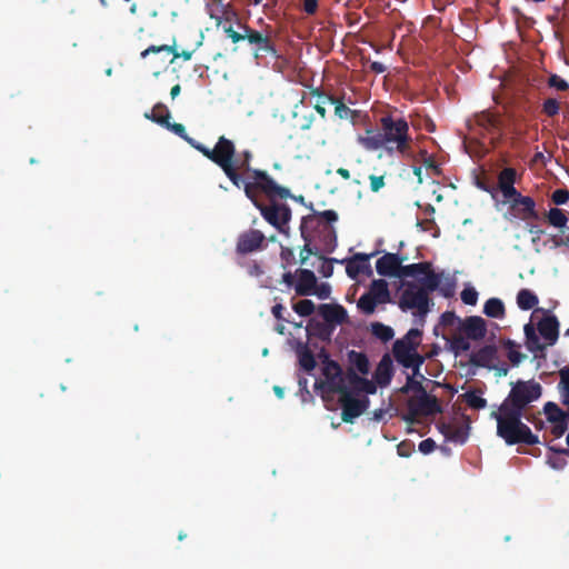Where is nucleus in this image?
Here are the masks:
<instances>
[{"mask_svg":"<svg viewBox=\"0 0 569 569\" xmlns=\"http://www.w3.org/2000/svg\"><path fill=\"white\" fill-rule=\"evenodd\" d=\"M371 333L382 342L390 341L395 336L393 329L381 322L371 323Z\"/></svg>","mask_w":569,"mask_h":569,"instance_id":"obj_39","label":"nucleus"},{"mask_svg":"<svg viewBox=\"0 0 569 569\" xmlns=\"http://www.w3.org/2000/svg\"><path fill=\"white\" fill-rule=\"evenodd\" d=\"M435 449H436V442H435V440H433V439H431V438L425 439V440H422V441L419 443V450H420L423 455H429V453H431Z\"/></svg>","mask_w":569,"mask_h":569,"instance_id":"obj_63","label":"nucleus"},{"mask_svg":"<svg viewBox=\"0 0 569 569\" xmlns=\"http://www.w3.org/2000/svg\"><path fill=\"white\" fill-rule=\"evenodd\" d=\"M292 309L300 317H309L315 312L316 306L311 300L302 299V300H299L298 302H295L292 305Z\"/></svg>","mask_w":569,"mask_h":569,"instance_id":"obj_45","label":"nucleus"},{"mask_svg":"<svg viewBox=\"0 0 569 569\" xmlns=\"http://www.w3.org/2000/svg\"><path fill=\"white\" fill-rule=\"evenodd\" d=\"M416 349V347L405 343L403 340L397 339L392 346V355L399 365H410L409 358Z\"/></svg>","mask_w":569,"mask_h":569,"instance_id":"obj_26","label":"nucleus"},{"mask_svg":"<svg viewBox=\"0 0 569 569\" xmlns=\"http://www.w3.org/2000/svg\"><path fill=\"white\" fill-rule=\"evenodd\" d=\"M233 16L238 18L237 13H233ZM237 24L240 31L234 30L232 26H223V32L234 44L247 41L246 31L250 28V26L242 23L239 19H237Z\"/></svg>","mask_w":569,"mask_h":569,"instance_id":"obj_35","label":"nucleus"},{"mask_svg":"<svg viewBox=\"0 0 569 569\" xmlns=\"http://www.w3.org/2000/svg\"><path fill=\"white\" fill-rule=\"evenodd\" d=\"M475 123L489 134L501 137L503 133V121L501 114L490 110H483L473 116Z\"/></svg>","mask_w":569,"mask_h":569,"instance_id":"obj_13","label":"nucleus"},{"mask_svg":"<svg viewBox=\"0 0 569 569\" xmlns=\"http://www.w3.org/2000/svg\"><path fill=\"white\" fill-rule=\"evenodd\" d=\"M413 448H415L413 442L402 441L398 445L397 451L400 457L408 458L411 455Z\"/></svg>","mask_w":569,"mask_h":569,"instance_id":"obj_60","label":"nucleus"},{"mask_svg":"<svg viewBox=\"0 0 569 569\" xmlns=\"http://www.w3.org/2000/svg\"><path fill=\"white\" fill-rule=\"evenodd\" d=\"M305 241L303 247L300 250V263L306 264L310 256L319 257L320 249L312 244V238L301 237Z\"/></svg>","mask_w":569,"mask_h":569,"instance_id":"obj_41","label":"nucleus"},{"mask_svg":"<svg viewBox=\"0 0 569 569\" xmlns=\"http://www.w3.org/2000/svg\"><path fill=\"white\" fill-rule=\"evenodd\" d=\"M460 296L462 302L469 306H475L478 301V292L472 287L465 288Z\"/></svg>","mask_w":569,"mask_h":569,"instance_id":"obj_54","label":"nucleus"},{"mask_svg":"<svg viewBox=\"0 0 569 569\" xmlns=\"http://www.w3.org/2000/svg\"><path fill=\"white\" fill-rule=\"evenodd\" d=\"M527 348L531 352L542 351L545 346L541 345L539 337L536 335L526 341Z\"/></svg>","mask_w":569,"mask_h":569,"instance_id":"obj_62","label":"nucleus"},{"mask_svg":"<svg viewBox=\"0 0 569 569\" xmlns=\"http://www.w3.org/2000/svg\"><path fill=\"white\" fill-rule=\"evenodd\" d=\"M551 201L556 206L566 204L569 201V190L565 188L556 189L551 194Z\"/></svg>","mask_w":569,"mask_h":569,"instance_id":"obj_55","label":"nucleus"},{"mask_svg":"<svg viewBox=\"0 0 569 569\" xmlns=\"http://www.w3.org/2000/svg\"><path fill=\"white\" fill-rule=\"evenodd\" d=\"M542 311L548 313L543 309H536V312ZM537 329L540 336L548 341L550 346L555 345L559 337V321L553 315H546L537 323Z\"/></svg>","mask_w":569,"mask_h":569,"instance_id":"obj_15","label":"nucleus"},{"mask_svg":"<svg viewBox=\"0 0 569 569\" xmlns=\"http://www.w3.org/2000/svg\"><path fill=\"white\" fill-rule=\"evenodd\" d=\"M160 52H164L166 57H168L171 53H173V59L171 60V62L176 58H178V57H182L184 60H190L191 57H192V51H182L181 53H178V52H176L173 47L167 46V44H163V46H150L149 48H147L146 50H143L141 52V57L146 58L150 53H160Z\"/></svg>","mask_w":569,"mask_h":569,"instance_id":"obj_29","label":"nucleus"},{"mask_svg":"<svg viewBox=\"0 0 569 569\" xmlns=\"http://www.w3.org/2000/svg\"><path fill=\"white\" fill-rule=\"evenodd\" d=\"M369 180H370V190H371L372 192H378V191H380V190L385 187V184H386V182H385V176H383V174H382V176H375V174H371V176L369 177Z\"/></svg>","mask_w":569,"mask_h":569,"instance_id":"obj_59","label":"nucleus"},{"mask_svg":"<svg viewBox=\"0 0 569 569\" xmlns=\"http://www.w3.org/2000/svg\"><path fill=\"white\" fill-rule=\"evenodd\" d=\"M331 104L335 106V113L340 119H348L353 113V111L338 98H336V102H331Z\"/></svg>","mask_w":569,"mask_h":569,"instance_id":"obj_53","label":"nucleus"},{"mask_svg":"<svg viewBox=\"0 0 569 569\" xmlns=\"http://www.w3.org/2000/svg\"><path fill=\"white\" fill-rule=\"evenodd\" d=\"M375 253H361L358 252L350 258L341 259L339 263L346 264V272L348 277L352 280L357 279L360 273H365L367 276L372 274L371 266L369 264V259L373 257Z\"/></svg>","mask_w":569,"mask_h":569,"instance_id":"obj_12","label":"nucleus"},{"mask_svg":"<svg viewBox=\"0 0 569 569\" xmlns=\"http://www.w3.org/2000/svg\"><path fill=\"white\" fill-rule=\"evenodd\" d=\"M319 357L322 359V375L325 376L326 380L333 376H339L341 373L342 369L340 365L337 361L330 359L326 350L322 349Z\"/></svg>","mask_w":569,"mask_h":569,"instance_id":"obj_34","label":"nucleus"},{"mask_svg":"<svg viewBox=\"0 0 569 569\" xmlns=\"http://www.w3.org/2000/svg\"><path fill=\"white\" fill-rule=\"evenodd\" d=\"M406 257L398 253H385L376 262V270L378 274L386 277H399L402 262Z\"/></svg>","mask_w":569,"mask_h":569,"instance_id":"obj_14","label":"nucleus"},{"mask_svg":"<svg viewBox=\"0 0 569 569\" xmlns=\"http://www.w3.org/2000/svg\"><path fill=\"white\" fill-rule=\"evenodd\" d=\"M421 337H422V331L420 329L412 328L399 340H403L405 343H408L410 346L418 348L419 345L421 343Z\"/></svg>","mask_w":569,"mask_h":569,"instance_id":"obj_50","label":"nucleus"},{"mask_svg":"<svg viewBox=\"0 0 569 569\" xmlns=\"http://www.w3.org/2000/svg\"><path fill=\"white\" fill-rule=\"evenodd\" d=\"M421 276L423 277L419 279L418 288L423 289L429 296L430 292L439 289L443 272H435L431 266L430 271L423 272Z\"/></svg>","mask_w":569,"mask_h":569,"instance_id":"obj_24","label":"nucleus"},{"mask_svg":"<svg viewBox=\"0 0 569 569\" xmlns=\"http://www.w3.org/2000/svg\"><path fill=\"white\" fill-rule=\"evenodd\" d=\"M431 263L428 261L425 262H418V263H411V264H401L400 278L406 277H418L421 276L423 272L430 271Z\"/></svg>","mask_w":569,"mask_h":569,"instance_id":"obj_36","label":"nucleus"},{"mask_svg":"<svg viewBox=\"0 0 569 569\" xmlns=\"http://www.w3.org/2000/svg\"><path fill=\"white\" fill-rule=\"evenodd\" d=\"M296 277L295 291L297 296H312V291H315V287H317V277L315 272L310 269L300 268L296 270Z\"/></svg>","mask_w":569,"mask_h":569,"instance_id":"obj_16","label":"nucleus"},{"mask_svg":"<svg viewBox=\"0 0 569 569\" xmlns=\"http://www.w3.org/2000/svg\"><path fill=\"white\" fill-rule=\"evenodd\" d=\"M252 159L251 150L247 149L238 153L233 168L240 181L238 184H232L243 189L246 197L268 223L286 233L291 220V209L286 203L277 202L276 199L289 198L290 190L278 184L267 171L252 168Z\"/></svg>","mask_w":569,"mask_h":569,"instance_id":"obj_1","label":"nucleus"},{"mask_svg":"<svg viewBox=\"0 0 569 569\" xmlns=\"http://www.w3.org/2000/svg\"><path fill=\"white\" fill-rule=\"evenodd\" d=\"M545 219L550 226L557 229H562L567 227L568 223V217L566 212L559 208H551L549 211H547L545 213Z\"/></svg>","mask_w":569,"mask_h":569,"instance_id":"obj_33","label":"nucleus"},{"mask_svg":"<svg viewBox=\"0 0 569 569\" xmlns=\"http://www.w3.org/2000/svg\"><path fill=\"white\" fill-rule=\"evenodd\" d=\"M548 86L558 91H567L569 89V83L558 74H551L549 77Z\"/></svg>","mask_w":569,"mask_h":569,"instance_id":"obj_56","label":"nucleus"},{"mask_svg":"<svg viewBox=\"0 0 569 569\" xmlns=\"http://www.w3.org/2000/svg\"><path fill=\"white\" fill-rule=\"evenodd\" d=\"M468 430H469V425H466L465 427H453L452 426V429L450 431L448 439L451 441H455V442L463 443V442H466V440L468 438Z\"/></svg>","mask_w":569,"mask_h":569,"instance_id":"obj_51","label":"nucleus"},{"mask_svg":"<svg viewBox=\"0 0 569 569\" xmlns=\"http://www.w3.org/2000/svg\"><path fill=\"white\" fill-rule=\"evenodd\" d=\"M442 411L438 399L430 396L427 391L420 393L417 400L410 399L408 402V415L406 421L413 422L418 416H431Z\"/></svg>","mask_w":569,"mask_h":569,"instance_id":"obj_8","label":"nucleus"},{"mask_svg":"<svg viewBox=\"0 0 569 569\" xmlns=\"http://www.w3.org/2000/svg\"><path fill=\"white\" fill-rule=\"evenodd\" d=\"M144 117L172 131L174 134L188 142L197 151L201 152L206 158L221 168L231 183H239L240 180L233 168L239 152L236 151L233 141L226 138L224 136H221L219 137L213 149H209L204 144L189 137L183 124L177 122L171 123L169 121L171 117L170 111L162 103H157L152 111L150 113L147 112Z\"/></svg>","mask_w":569,"mask_h":569,"instance_id":"obj_2","label":"nucleus"},{"mask_svg":"<svg viewBox=\"0 0 569 569\" xmlns=\"http://www.w3.org/2000/svg\"><path fill=\"white\" fill-rule=\"evenodd\" d=\"M461 329L471 340H481L487 333L486 321L479 316H470L465 319Z\"/></svg>","mask_w":569,"mask_h":569,"instance_id":"obj_20","label":"nucleus"},{"mask_svg":"<svg viewBox=\"0 0 569 569\" xmlns=\"http://www.w3.org/2000/svg\"><path fill=\"white\" fill-rule=\"evenodd\" d=\"M517 180V171L515 168L507 167L498 174V188L505 199L510 200L515 196H519V191L515 188Z\"/></svg>","mask_w":569,"mask_h":569,"instance_id":"obj_17","label":"nucleus"},{"mask_svg":"<svg viewBox=\"0 0 569 569\" xmlns=\"http://www.w3.org/2000/svg\"><path fill=\"white\" fill-rule=\"evenodd\" d=\"M432 305L427 292L423 289H419L418 284L413 282L407 283L399 299V308L402 311L416 310L413 315L420 318L421 323L425 322V318Z\"/></svg>","mask_w":569,"mask_h":569,"instance_id":"obj_6","label":"nucleus"},{"mask_svg":"<svg viewBox=\"0 0 569 569\" xmlns=\"http://www.w3.org/2000/svg\"><path fill=\"white\" fill-rule=\"evenodd\" d=\"M393 377V365L391 357L386 353L379 361L376 372L375 380L380 387H386L391 382Z\"/></svg>","mask_w":569,"mask_h":569,"instance_id":"obj_22","label":"nucleus"},{"mask_svg":"<svg viewBox=\"0 0 569 569\" xmlns=\"http://www.w3.org/2000/svg\"><path fill=\"white\" fill-rule=\"evenodd\" d=\"M325 247L320 249L321 253H331L337 246V236L332 227L322 226Z\"/></svg>","mask_w":569,"mask_h":569,"instance_id":"obj_40","label":"nucleus"},{"mask_svg":"<svg viewBox=\"0 0 569 569\" xmlns=\"http://www.w3.org/2000/svg\"><path fill=\"white\" fill-rule=\"evenodd\" d=\"M321 224L322 223L316 212L303 217L300 223L301 237L312 238L311 232L319 229Z\"/></svg>","mask_w":569,"mask_h":569,"instance_id":"obj_38","label":"nucleus"},{"mask_svg":"<svg viewBox=\"0 0 569 569\" xmlns=\"http://www.w3.org/2000/svg\"><path fill=\"white\" fill-rule=\"evenodd\" d=\"M266 247V236L257 229L241 232L237 238L236 252L246 256L262 250Z\"/></svg>","mask_w":569,"mask_h":569,"instance_id":"obj_9","label":"nucleus"},{"mask_svg":"<svg viewBox=\"0 0 569 569\" xmlns=\"http://www.w3.org/2000/svg\"><path fill=\"white\" fill-rule=\"evenodd\" d=\"M415 377L416 376H413V375L407 377L408 387H410L411 391L422 393L426 390H425L421 381L416 380Z\"/></svg>","mask_w":569,"mask_h":569,"instance_id":"obj_64","label":"nucleus"},{"mask_svg":"<svg viewBox=\"0 0 569 569\" xmlns=\"http://www.w3.org/2000/svg\"><path fill=\"white\" fill-rule=\"evenodd\" d=\"M459 321V318L453 311H446L440 316V325L443 327H452Z\"/></svg>","mask_w":569,"mask_h":569,"instance_id":"obj_58","label":"nucleus"},{"mask_svg":"<svg viewBox=\"0 0 569 569\" xmlns=\"http://www.w3.org/2000/svg\"><path fill=\"white\" fill-rule=\"evenodd\" d=\"M491 417L497 421V435L507 445L523 443L533 446L539 443L538 437L521 421L522 415L498 409V411L491 412Z\"/></svg>","mask_w":569,"mask_h":569,"instance_id":"obj_4","label":"nucleus"},{"mask_svg":"<svg viewBox=\"0 0 569 569\" xmlns=\"http://www.w3.org/2000/svg\"><path fill=\"white\" fill-rule=\"evenodd\" d=\"M315 291H312V296H317L319 299H328L331 293V286L328 282H317V287H315Z\"/></svg>","mask_w":569,"mask_h":569,"instance_id":"obj_57","label":"nucleus"},{"mask_svg":"<svg viewBox=\"0 0 569 569\" xmlns=\"http://www.w3.org/2000/svg\"><path fill=\"white\" fill-rule=\"evenodd\" d=\"M466 403L476 410L485 409L487 407V400L481 396L477 395L476 391H467L461 395Z\"/></svg>","mask_w":569,"mask_h":569,"instance_id":"obj_43","label":"nucleus"},{"mask_svg":"<svg viewBox=\"0 0 569 569\" xmlns=\"http://www.w3.org/2000/svg\"><path fill=\"white\" fill-rule=\"evenodd\" d=\"M348 360L350 362L349 368H352L355 372H359L361 375L369 373L370 365L366 353L351 350L348 352Z\"/></svg>","mask_w":569,"mask_h":569,"instance_id":"obj_27","label":"nucleus"},{"mask_svg":"<svg viewBox=\"0 0 569 569\" xmlns=\"http://www.w3.org/2000/svg\"><path fill=\"white\" fill-rule=\"evenodd\" d=\"M560 111V103L555 98H548L542 103V112L548 117H555Z\"/></svg>","mask_w":569,"mask_h":569,"instance_id":"obj_52","label":"nucleus"},{"mask_svg":"<svg viewBox=\"0 0 569 569\" xmlns=\"http://www.w3.org/2000/svg\"><path fill=\"white\" fill-rule=\"evenodd\" d=\"M543 413L548 421H553V419L567 417V415H569V409L563 410L556 402L548 401L543 406Z\"/></svg>","mask_w":569,"mask_h":569,"instance_id":"obj_42","label":"nucleus"},{"mask_svg":"<svg viewBox=\"0 0 569 569\" xmlns=\"http://www.w3.org/2000/svg\"><path fill=\"white\" fill-rule=\"evenodd\" d=\"M273 30L267 27L263 31L249 28L246 31L247 42L252 47V54L256 60L266 57L279 58V52L273 40Z\"/></svg>","mask_w":569,"mask_h":569,"instance_id":"obj_7","label":"nucleus"},{"mask_svg":"<svg viewBox=\"0 0 569 569\" xmlns=\"http://www.w3.org/2000/svg\"><path fill=\"white\" fill-rule=\"evenodd\" d=\"M378 305L379 303L375 300V298L369 292H366L359 298L357 307L365 315H372Z\"/></svg>","mask_w":569,"mask_h":569,"instance_id":"obj_44","label":"nucleus"},{"mask_svg":"<svg viewBox=\"0 0 569 569\" xmlns=\"http://www.w3.org/2000/svg\"><path fill=\"white\" fill-rule=\"evenodd\" d=\"M542 395V387L539 382L531 380H518L511 383V390L502 401L499 409L520 413L523 416L526 407L538 400Z\"/></svg>","mask_w":569,"mask_h":569,"instance_id":"obj_5","label":"nucleus"},{"mask_svg":"<svg viewBox=\"0 0 569 569\" xmlns=\"http://www.w3.org/2000/svg\"><path fill=\"white\" fill-rule=\"evenodd\" d=\"M297 356L299 359V365L303 370L310 372L316 368L317 362L315 356L308 346L299 343L297 348Z\"/></svg>","mask_w":569,"mask_h":569,"instance_id":"obj_30","label":"nucleus"},{"mask_svg":"<svg viewBox=\"0 0 569 569\" xmlns=\"http://www.w3.org/2000/svg\"><path fill=\"white\" fill-rule=\"evenodd\" d=\"M469 338L462 337V336H455L450 340V350L456 355H460L462 352H466L470 349L471 345L468 340Z\"/></svg>","mask_w":569,"mask_h":569,"instance_id":"obj_46","label":"nucleus"},{"mask_svg":"<svg viewBox=\"0 0 569 569\" xmlns=\"http://www.w3.org/2000/svg\"><path fill=\"white\" fill-rule=\"evenodd\" d=\"M359 142L367 150L375 151L386 148L388 152L397 151L406 154L411 142L409 124L403 118L383 116L380 119L379 131L367 130L366 134L359 138Z\"/></svg>","mask_w":569,"mask_h":569,"instance_id":"obj_3","label":"nucleus"},{"mask_svg":"<svg viewBox=\"0 0 569 569\" xmlns=\"http://www.w3.org/2000/svg\"><path fill=\"white\" fill-rule=\"evenodd\" d=\"M348 383L358 392L373 395L377 391L376 383L367 378L360 377L352 368L347 370Z\"/></svg>","mask_w":569,"mask_h":569,"instance_id":"obj_23","label":"nucleus"},{"mask_svg":"<svg viewBox=\"0 0 569 569\" xmlns=\"http://www.w3.org/2000/svg\"><path fill=\"white\" fill-rule=\"evenodd\" d=\"M310 94L317 98V101L313 104L315 110L320 114V117L322 119H325L326 114H327V110H326L325 106L327 103L331 104V102H336V97H333L332 94L326 93L320 88H311Z\"/></svg>","mask_w":569,"mask_h":569,"instance_id":"obj_28","label":"nucleus"},{"mask_svg":"<svg viewBox=\"0 0 569 569\" xmlns=\"http://www.w3.org/2000/svg\"><path fill=\"white\" fill-rule=\"evenodd\" d=\"M319 217L320 221H326L327 223H333L338 220V213L335 210H325L321 212H316Z\"/></svg>","mask_w":569,"mask_h":569,"instance_id":"obj_61","label":"nucleus"},{"mask_svg":"<svg viewBox=\"0 0 569 569\" xmlns=\"http://www.w3.org/2000/svg\"><path fill=\"white\" fill-rule=\"evenodd\" d=\"M347 373H341L339 376H333L325 381H316L315 388L321 389L328 393H339L340 396L348 391L350 388L347 385Z\"/></svg>","mask_w":569,"mask_h":569,"instance_id":"obj_21","label":"nucleus"},{"mask_svg":"<svg viewBox=\"0 0 569 569\" xmlns=\"http://www.w3.org/2000/svg\"><path fill=\"white\" fill-rule=\"evenodd\" d=\"M510 200V209L513 211L515 217L523 221L540 219V214L536 210V202L531 197L522 196L519 192V196H515Z\"/></svg>","mask_w":569,"mask_h":569,"instance_id":"obj_11","label":"nucleus"},{"mask_svg":"<svg viewBox=\"0 0 569 569\" xmlns=\"http://www.w3.org/2000/svg\"><path fill=\"white\" fill-rule=\"evenodd\" d=\"M483 313L490 318L501 319L506 315L505 305L498 298H490L483 306Z\"/></svg>","mask_w":569,"mask_h":569,"instance_id":"obj_32","label":"nucleus"},{"mask_svg":"<svg viewBox=\"0 0 569 569\" xmlns=\"http://www.w3.org/2000/svg\"><path fill=\"white\" fill-rule=\"evenodd\" d=\"M549 422L552 425L551 426V433L556 438H560L568 430V427H569V415H567V417H560V418L553 419V421H549Z\"/></svg>","mask_w":569,"mask_h":569,"instance_id":"obj_47","label":"nucleus"},{"mask_svg":"<svg viewBox=\"0 0 569 569\" xmlns=\"http://www.w3.org/2000/svg\"><path fill=\"white\" fill-rule=\"evenodd\" d=\"M498 349L493 345H487L469 356V362L480 368H493V362L497 360Z\"/></svg>","mask_w":569,"mask_h":569,"instance_id":"obj_18","label":"nucleus"},{"mask_svg":"<svg viewBox=\"0 0 569 569\" xmlns=\"http://www.w3.org/2000/svg\"><path fill=\"white\" fill-rule=\"evenodd\" d=\"M539 302L538 297L529 289H521L517 295V305L521 310H530Z\"/></svg>","mask_w":569,"mask_h":569,"instance_id":"obj_37","label":"nucleus"},{"mask_svg":"<svg viewBox=\"0 0 569 569\" xmlns=\"http://www.w3.org/2000/svg\"><path fill=\"white\" fill-rule=\"evenodd\" d=\"M368 292L379 305L388 303L391 300L388 282L383 279L372 280Z\"/></svg>","mask_w":569,"mask_h":569,"instance_id":"obj_25","label":"nucleus"},{"mask_svg":"<svg viewBox=\"0 0 569 569\" xmlns=\"http://www.w3.org/2000/svg\"><path fill=\"white\" fill-rule=\"evenodd\" d=\"M318 312L331 326L342 325L348 318L347 310L341 305L323 303L318 307Z\"/></svg>","mask_w":569,"mask_h":569,"instance_id":"obj_19","label":"nucleus"},{"mask_svg":"<svg viewBox=\"0 0 569 569\" xmlns=\"http://www.w3.org/2000/svg\"><path fill=\"white\" fill-rule=\"evenodd\" d=\"M559 382L557 389L560 396V401L569 409V365L559 371Z\"/></svg>","mask_w":569,"mask_h":569,"instance_id":"obj_31","label":"nucleus"},{"mask_svg":"<svg viewBox=\"0 0 569 569\" xmlns=\"http://www.w3.org/2000/svg\"><path fill=\"white\" fill-rule=\"evenodd\" d=\"M340 402L342 408V421L352 423L356 418L361 416L367 410L369 399L367 397L363 399L353 398L352 392L349 389L340 396Z\"/></svg>","mask_w":569,"mask_h":569,"instance_id":"obj_10","label":"nucleus"},{"mask_svg":"<svg viewBox=\"0 0 569 569\" xmlns=\"http://www.w3.org/2000/svg\"><path fill=\"white\" fill-rule=\"evenodd\" d=\"M410 365H403L402 367L406 369H412L413 376H419L421 379L425 377L420 373V367L425 362V357L418 353L417 349L412 352L409 358Z\"/></svg>","mask_w":569,"mask_h":569,"instance_id":"obj_49","label":"nucleus"},{"mask_svg":"<svg viewBox=\"0 0 569 569\" xmlns=\"http://www.w3.org/2000/svg\"><path fill=\"white\" fill-rule=\"evenodd\" d=\"M318 258L322 260L321 266L318 268V272L325 278H330L333 273V264L339 263L340 260L336 258H326L322 253H320Z\"/></svg>","mask_w":569,"mask_h":569,"instance_id":"obj_48","label":"nucleus"}]
</instances>
